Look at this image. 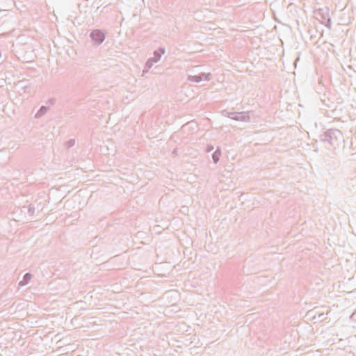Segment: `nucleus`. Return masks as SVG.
Returning a JSON list of instances; mask_svg holds the SVG:
<instances>
[{
    "label": "nucleus",
    "instance_id": "obj_10",
    "mask_svg": "<svg viewBox=\"0 0 356 356\" xmlns=\"http://www.w3.org/2000/svg\"><path fill=\"white\" fill-rule=\"evenodd\" d=\"M221 155V152L219 148H218L213 154H212V159L215 163H217L219 160Z\"/></svg>",
    "mask_w": 356,
    "mask_h": 356
},
{
    "label": "nucleus",
    "instance_id": "obj_17",
    "mask_svg": "<svg viewBox=\"0 0 356 356\" xmlns=\"http://www.w3.org/2000/svg\"><path fill=\"white\" fill-rule=\"evenodd\" d=\"M4 11H6V10H0V20H1V15H2V13H3Z\"/></svg>",
    "mask_w": 356,
    "mask_h": 356
},
{
    "label": "nucleus",
    "instance_id": "obj_14",
    "mask_svg": "<svg viewBox=\"0 0 356 356\" xmlns=\"http://www.w3.org/2000/svg\"><path fill=\"white\" fill-rule=\"evenodd\" d=\"M55 102H56V99H54V98L49 99L48 100V103H49V104H51V105H53V104L55 103Z\"/></svg>",
    "mask_w": 356,
    "mask_h": 356
},
{
    "label": "nucleus",
    "instance_id": "obj_13",
    "mask_svg": "<svg viewBox=\"0 0 356 356\" xmlns=\"http://www.w3.org/2000/svg\"><path fill=\"white\" fill-rule=\"evenodd\" d=\"M214 149L213 146L211 145H208L207 147V152H211Z\"/></svg>",
    "mask_w": 356,
    "mask_h": 356
},
{
    "label": "nucleus",
    "instance_id": "obj_7",
    "mask_svg": "<svg viewBox=\"0 0 356 356\" xmlns=\"http://www.w3.org/2000/svg\"><path fill=\"white\" fill-rule=\"evenodd\" d=\"M32 278V274L30 273H26L23 276L22 280L18 283L19 286H23L26 285Z\"/></svg>",
    "mask_w": 356,
    "mask_h": 356
},
{
    "label": "nucleus",
    "instance_id": "obj_11",
    "mask_svg": "<svg viewBox=\"0 0 356 356\" xmlns=\"http://www.w3.org/2000/svg\"><path fill=\"white\" fill-rule=\"evenodd\" d=\"M75 145V140L74 139H70L65 142V147L69 149L72 147H73Z\"/></svg>",
    "mask_w": 356,
    "mask_h": 356
},
{
    "label": "nucleus",
    "instance_id": "obj_1",
    "mask_svg": "<svg viewBox=\"0 0 356 356\" xmlns=\"http://www.w3.org/2000/svg\"><path fill=\"white\" fill-rule=\"evenodd\" d=\"M319 141L323 143L326 147L336 149L344 141L341 131L337 129H329L319 136Z\"/></svg>",
    "mask_w": 356,
    "mask_h": 356
},
{
    "label": "nucleus",
    "instance_id": "obj_5",
    "mask_svg": "<svg viewBox=\"0 0 356 356\" xmlns=\"http://www.w3.org/2000/svg\"><path fill=\"white\" fill-rule=\"evenodd\" d=\"M90 37L97 44H102L105 40V35L104 32L99 29L93 30L90 33Z\"/></svg>",
    "mask_w": 356,
    "mask_h": 356
},
{
    "label": "nucleus",
    "instance_id": "obj_2",
    "mask_svg": "<svg viewBox=\"0 0 356 356\" xmlns=\"http://www.w3.org/2000/svg\"><path fill=\"white\" fill-rule=\"evenodd\" d=\"M225 116L236 121L250 122V118L246 112H228L223 111Z\"/></svg>",
    "mask_w": 356,
    "mask_h": 356
},
{
    "label": "nucleus",
    "instance_id": "obj_9",
    "mask_svg": "<svg viewBox=\"0 0 356 356\" xmlns=\"http://www.w3.org/2000/svg\"><path fill=\"white\" fill-rule=\"evenodd\" d=\"M154 64V61L153 60V59L148 58L145 64L143 72H147L151 69Z\"/></svg>",
    "mask_w": 356,
    "mask_h": 356
},
{
    "label": "nucleus",
    "instance_id": "obj_16",
    "mask_svg": "<svg viewBox=\"0 0 356 356\" xmlns=\"http://www.w3.org/2000/svg\"><path fill=\"white\" fill-rule=\"evenodd\" d=\"M325 26L328 29H331V27H332V24H324Z\"/></svg>",
    "mask_w": 356,
    "mask_h": 356
},
{
    "label": "nucleus",
    "instance_id": "obj_6",
    "mask_svg": "<svg viewBox=\"0 0 356 356\" xmlns=\"http://www.w3.org/2000/svg\"><path fill=\"white\" fill-rule=\"evenodd\" d=\"M165 52V49L164 47H160L157 50H155L153 52L154 56L149 58L150 59H153L154 63H157L161 58V56L164 54Z\"/></svg>",
    "mask_w": 356,
    "mask_h": 356
},
{
    "label": "nucleus",
    "instance_id": "obj_3",
    "mask_svg": "<svg viewBox=\"0 0 356 356\" xmlns=\"http://www.w3.org/2000/svg\"><path fill=\"white\" fill-rule=\"evenodd\" d=\"M314 17L320 22H331L327 8H319L314 12Z\"/></svg>",
    "mask_w": 356,
    "mask_h": 356
},
{
    "label": "nucleus",
    "instance_id": "obj_12",
    "mask_svg": "<svg viewBox=\"0 0 356 356\" xmlns=\"http://www.w3.org/2000/svg\"><path fill=\"white\" fill-rule=\"evenodd\" d=\"M28 212H29V215H31V216L33 215V213L35 212V207L31 204L29 205Z\"/></svg>",
    "mask_w": 356,
    "mask_h": 356
},
{
    "label": "nucleus",
    "instance_id": "obj_8",
    "mask_svg": "<svg viewBox=\"0 0 356 356\" xmlns=\"http://www.w3.org/2000/svg\"><path fill=\"white\" fill-rule=\"evenodd\" d=\"M49 110V107L46 106H42L38 112L35 115V118H40L43 116Z\"/></svg>",
    "mask_w": 356,
    "mask_h": 356
},
{
    "label": "nucleus",
    "instance_id": "obj_18",
    "mask_svg": "<svg viewBox=\"0 0 356 356\" xmlns=\"http://www.w3.org/2000/svg\"><path fill=\"white\" fill-rule=\"evenodd\" d=\"M308 32H309V34H311V35L312 36V33L310 32L309 30H308Z\"/></svg>",
    "mask_w": 356,
    "mask_h": 356
},
{
    "label": "nucleus",
    "instance_id": "obj_4",
    "mask_svg": "<svg viewBox=\"0 0 356 356\" xmlns=\"http://www.w3.org/2000/svg\"><path fill=\"white\" fill-rule=\"evenodd\" d=\"M211 76V73L201 72L197 75H188V80L193 83H200L202 80L210 81Z\"/></svg>",
    "mask_w": 356,
    "mask_h": 356
},
{
    "label": "nucleus",
    "instance_id": "obj_15",
    "mask_svg": "<svg viewBox=\"0 0 356 356\" xmlns=\"http://www.w3.org/2000/svg\"><path fill=\"white\" fill-rule=\"evenodd\" d=\"M318 318H319L321 321L324 320V319H325L324 314H323V313H322V314H319V316H318Z\"/></svg>",
    "mask_w": 356,
    "mask_h": 356
}]
</instances>
